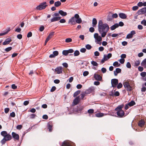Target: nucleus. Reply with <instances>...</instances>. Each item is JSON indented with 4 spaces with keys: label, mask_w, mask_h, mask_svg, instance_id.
I'll list each match as a JSON object with an SVG mask.
<instances>
[{
    "label": "nucleus",
    "mask_w": 146,
    "mask_h": 146,
    "mask_svg": "<svg viewBox=\"0 0 146 146\" xmlns=\"http://www.w3.org/2000/svg\"><path fill=\"white\" fill-rule=\"evenodd\" d=\"M98 31L100 34H101L102 37L104 38L108 32L109 27L107 23H103L102 21L100 20L98 23Z\"/></svg>",
    "instance_id": "nucleus-1"
},
{
    "label": "nucleus",
    "mask_w": 146,
    "mask_h": 146,
    "mask_svg": "<svg viewBox=\"0 0 146 146\" xmlns=\"http://www.w3.org/2000/svg\"><path fill=\"white\" fill-rule=\"evenodd\" d=\"M46 2H44L40 3L39 5L37 6L36 9L38 10H41L45 9L48 6L46 5Z\"/></svg>",
    "instance_id": "nucleus-2"
},
{
    "label": "nucleus",
    "mask_w": 146,
    "mask_h": 146,
    "mask_svg": "<svg viewBox=\"0 0 146 146\" xmlns=\"http://www.w3.org/2000/svg\"><path fill=\"white\" fill-rule=\"evenodd\" d=\"M80 101V98L79 96L76 97L73 100L72 103V106H74L78 104Z\"/></svg>",
    "instance_id": "nucleus-3"
},
{
    "label": "nucleus",
    "mask_w": 146,
    "mask_h": 146,
    "mask_svg": "<svg viewBox=\"0 0 146 146\" xmlns=\"http://www.w3.org/2000/svg\"><path fill=\"white\" fill-rule=\"evenodd\" d=\"M111 86L113 87H115L118 83V80L117 79H113L111 81Z\"/></svg>",
    "instance_id": "nucleus-4"
},
{
    "label": "nucleus",
    "mask_w": 146,
    "mask_h": 146,
    "mask_svg": "<svg viewBox=\"0 0 146 146\" xmlns=\"http://www.w3.org/2000/svg\"><path fill=\"white\" fill-rule=\"evenodd\" d=\"M95 88L94 87L91 86L87 90L85 91L86 94H89L90 93L94 92Z\"/></svg>",
    "instance_id": "nucleus-5"
},
{
    "label": "nucleus",
    "mask_w": 146,
    "mask_h": 146,
    "mask_svg": "<svg viewBox=\"0 0 146 146\" xmlns=\"http://www.w3.org/2000/svg\"><path fill=\"white\" fill-rule=\"evenodd\" d=\"M146 13V7L139 10L137 12L138 15H140Z\"/></svg>",
    "instance_id": "nucleus-6"
},
{
    "label": "nucleus",
    "mask_w": 146,
    "mask_h": 146,
    "mask_svg": "<svg viewBox=\"0 0 146 146\" xmlns=\"http://www.w3.org/2000/svg\"><path fill=\"white\" fill-rule=\"evenodd\" d=\"M75 17L76 19V23L79 24L82 22V19L79 16L78 14H75Z\"/></svg>",
    "instance_id": "nucleus-7"
},
{
    "label": "nucleus",
    "mask_w": 146,
    "mask_h": 146,
    "mask_svg": "<svg viewBox=\"0 0 146 146\" xmlns=\"http://www.w3.org/2000/svg\"><path fill=\"white\" fill-rule=\"evenodd\" d=\"M12 137L14 138L15 141L19 140V135L15 132H13L12 133Z\"/></svg>",
    "instance_id": "nucleus-8"
},
{
    "label": "nucleus",
    "mask_w": 146,
    "mask_h": 146,
    "mask_svg": "<svg viewBox=\"0 0 146 146\" xmlns=\"http://www.w3.org/2000/svg\"><path fill=\"white\" fill-rule=\"evenodd\" d=\"M117 114L119 117H123L125 114L124 111L123 110H119L117 112Z\"/></svg>",
    "instance_id": "nucleus-9"
},
{
    "label": "nucleus",
    "mask_w": 146,
    "mask_h": 146,
    "mask_svg": "<svg viewBox=\"0 0 146 146\" xmlns=\"http://www.w3.org/2000/svg\"><path fill=\"white\" fill-rule=\"evenodd\" d=\"M73 145H74V143H71L68 141H65L63 142L61 146H72Z\"/></svg>",
    "instance_id": "nucleus-10"
},
{
    "label": "nucleus",
    "mask_w": 146,
    "mask_h": 146,
    "mask_svg": "<svg viewBox=\"0 0 146 146\" xmlns=\"http://www.w3.org/2000/svg\"><path fill=\"white\" fill-rule=\"evenodd\" d=\"M75 15L74 17H72L68 21V23H70L71 25H74L76 23L75 21L76 20L75 19Z\"/></svg>",
    "instance_id": "nucleus-11"
},
{
    "label": "nucleus",
    "mask_w": 146,
    "mask_h": 146,
    "mask_svg": "<svg viewBox=\"0 0 146 146\" xmlns=\"http://www.w3.org/2000/svg\"><path fill=\"white\" fill-rule=\"evenodd\" d=\"M135 34V31H132L131 33L128 34L126 36V38L127 39H129L132 38L133 35Z\"/></svg>",
    "instance_id": "nucleus-12"
},
{
    "label": "nucleus",
    "mask_w": 146,
    "mask_h": 146,
    "mask_svg": "<svg viewBox=\"0 0 146 146\" xmlns=\"http://www.w3.org/2000/svg\"><path fill=\"white\" fill-rule=\"evenodd\" d=\"M55 70L58 74L62 73V66L58 67L55 69Z\"/></svg>",
    "instance_id": "nucleus-13"
},
{
    "label": "nucleus",
    "mask_w": 146,
    "mask_h": 146,
    "mask_svg": "<svg viewBox=\"0 0 146 146\" xmlns=\"http://www.w3.org/2000/svg\"><path fill=\"white\" fill-rule=\"evenodd\" d=\"M94 78L95 80L97 81H101L102 80V77L99 74H95L94 75Z\"/></svg>",
    "instance_id": "nucleus-14"
},
{
    "label": "nucleus",
    "mask_w": 146,
    "mask_h": 146,
    "mask_svg": "<svg viewBox=\"0 0 146 146\" xmlns=\"http://www.w3.org/2000/svg\"><path fill=\"white\" fill-rule=\"evenodd\" d=\"M11 41V39L10 38H7L3 43V45H5L9 44Z\"/></svg>",
    "instance_id": "nucleus-15"
},
{
    "label": "nucleus",
    "mask_w": 146,
    "mask_h": 146,
    "mask_svg": "<svg viewBox=\"0 0 146 146\" xmlns=\"http://www.w3.org/2000/svg\"><path fill=\"white\" fill-rule=\"evenodd\" d=\"M84 108V107L83 106L79 105L77 106L76 111L77 112L81 111L83 110Z\"/></svg>",
    "instance_id": "nucleus-16"
},
{
    "label": "nucleus",
    "mask_w": 146,
    "mask_h": 146,
    "mask_svg": "<svg viewBox=\"0 0 146 146\" xmlns=\"http://www.w3.org/2000/svg\"><path fill=\"white\" fill-rule=\"evenodd\" d=\"M119 17L122 19H126L127 18V15L123 13H120L119 14Z\"/></svg>",
    "instance_id": "nucleus-17"
},
{
    "label": "nucleus",
    "mask_w": 146,
    "mask_h": 146,
    "mask_svg": "<svg viewBox=\"0 0 146 146\" xmlns=\"http://www.w3.org/2000/svg\"><path fill=\"white\" fill-rule=\"evenodd\" d=\"M121 69L119 68H117L116 69L115 71H114V74L115 76L117 75V74L120 73L121 72Z\"/></svg>",
    "instance_id": "nucleus-18"
},
{
    "label": "nucleus",
    "mask_w": 146,
    "mask_h": 146,
    "mask_svg": "<svg viewBox=\"0 0 146 146\" xmlns=\"http://www.w3.org/2000/svg\"><path fill=\"white\" fill-rule=\"evenodd\" d=\"M60 19L61 17H54L51 19L50 20V22L51 23L52 22L59 20Z\"/></svg>",
    "instance_id": "nucleus-19"
},
{
    "label": "nucleus",
    "mask_w": 146,
    "mask_h": 146,
    "mask_svg": "<svg viewBox=\"0 0 146 146\" xmlns=\"http://www.w3.org/2000/svg\"><path fill=\"white\" fill-rule=\"evenodd\" d=\"M123 106L124 105L123 104L119 106L115 109V110L117 111L119 110H122V109L123 108Z\"/></svg>",
    "instance_id": "nucleus-20"
},
{
    "label": "nucleus",
    "mask_w": 146,
    "mask_h": 146,
    "mask_svg": "<svg viewBox=\"0 0 146 146\" xmlns=\"http://www.w3.org/2000/svg\"><path fill=\"white\" fill-rule=\"evenodd\" d=\"M51 123V122H48L47 125V127L49 129V130L50 132H51L52 131V126L50 125Z\"/></svg>",
    "instance_id": "nucleus-21"
},
{
    "label": "nucleus",
    "mask_w": 146,
    "mask_h": 146,
    "mask_svg": "<svg viewBox=\"0 0 146 146\" xmlns=\"http://www.w3.org/2000/svg\"><path fill=\"white\" fill-rule=\"evenodd\" d=\"M144 121L143 120H141L139 121L138 123V125L139 126L142 127L144 125Z\"/></svg>",
    "instance_id": "nucleus-22"
},
{
    "label": "nucleus",
    "mask_w": 146,
    "mask_h": 146,
    "mask_svg": "<svg viewBox=\"0 0 146 146\" xmlns=\"http://www.w3.org/2000/svg\"><path fill=\"white\" fill-rule=\"evenodd\" d=\"M119 27L118 24L115 23L113 25L111 26L110 29L111 30H115L116 28H117Z\"/></svg>",
    "instance_id": "nucleus-23"
},
{
    "label": "nucleus",
    "mask_w": 146,
    "mask_h": 146,
    "mask_svg": "<svg viewBox=\"0 0 146 146\" xmlns=\"http://www.w3.org/2000/svg\"><path fill=\"white\" fill-rule=\"evenodd\" d=\"M97 24V21L96 19L95 18H93L92 20V26L93 27H95L96 26Z\"/></svg>",
    "instance_id": "nucleus-24"
},
{
    "label": "nucleus",
    "mask_w": 146,
    "mask_h": 146,
    "mask_svg": "<svg viewBox=\"0 0 146 146\" xmlns=\"http://www.w3.org/2000/svg\"><path fill=\"white\" fill-rule=\"evenodd\" d=\"M58 13L62 16H64L67 15V14L66 12H64L62 10L59 11Z\"/></svg>",
    "instance_id": "nucleus-25"
},
{
    "label": "nucleus",
    "mask_w": 146,
    "mask_h": 146,
    "mask_svg": "<svg viewBox=\"0 0 146 146\" xmlns=\"http://www.w3.org/2000/svg\"><path fill=\"white\" fill-rule=\"evenodd\" d=\"M4 137H5V139H6L7 141L10 140L12 138L11 136L8 134H7V135Z\"/></svg>",
    "instance_id": "nucleus-26"
},
{
    "label": "nucleus",
    "mask_w": 146,
    "mask_h": 146,
    "mask_svg": "<svg viewBox=\"0 0 146 146\" xmlns=\"http://www.w3.org/2000/svg\"><path fill=\"white\" fill-rule=\"evenodd\" d=\"M141 65L145 68H146V58L141 63Z\"/></svg>",
    "instance_id": "nucleus-27"
},
{
    "label": "nucleus",
    "mask_w": 146,
    "mask_h": 146,
    "mask_svg": "<svg viewBox=\"0 0 146 146\" xmlns=\"http://www.w3.org/2000/svg\"><path fill=\"white\" fill-rule=\"evenodd\" d=\"M135 102L133 100L131 101L130 102L128 103V105L130 107L132 106L135 105Z\"/></svg>",
    "instance_id": "nucleus-28"
},
{
    "label": "nucleus",
    "mask_w": 146,
    "mask_h": 146,
    "mask_svg": "<svg viewBox=\"0 0 146 146\" xmlns=\"http://www.w3.org/2000/svg\"><path fill=\"white\" fill-rule=\"evenodd\" d=\"M104 113H98L95 114V115L97 117H101L104 116Z\"/></svg>",
    "instance_id": "nucleus-29"
},
{
    "label": "nucleus",
    "mask_w": 146,
    "mask_h": 146,
    "mask_svg": "<svg viewBox=\"0 0 146 146\" xmlns=\"http://www.w3.org/2000/svg\"><path fill=\"white\" fill-rule=\"evenodd\" d=\"M125 88H128V87H129L130 85L129 83L127 82H125L123 84Z\"/></svg>",
    "instance_id": "nucleus-30"
},
{
    "label": "nucleus",
    "mask_w": 146,
    "mask_h": 146,
    "mask_svg": "<svg viewBox=\"0 0 146 146\" xmlns=\"http://www.w3.org/2000/svg\"><path fill=\"white\" fill-rule=\"evenodd\" d=\"M61 5V3L60 1H57L54 3V6L56 7L59 6Z\"/></svg>",
    "instance_id": "nucleus-31"
},
{
    "label": "nucleus",
    "mask_w": 146,
    "mask_h": 146,
    "mask_svg": "<svg viewBox=\"0 0 146 146\" xmlns=\"http://www.w3.org/2000/svg\"><path fill=\"white\" fill-rule=\"evenodd\" d=\"M10 29L9 28L7 30V31L3 33H0V36H3L6 34H7L8 32L10 31Z\"/></svg>",
    "instance_id": "nucleus-32"
},
{
    "label": "nucleus",
    "mask_w": 146,
    "mask_h": 146,
    "mask_svg": "<svg viewBox=\"0 0 146 146\" xmlns=\"http://www.w3.org/2000/svg\"><path fill=\"white\" fill-rule=\"evenodd\" d=\"M7 132L5 131H2L1 133V135L4 137L7 135Z\"/></svg>",
    "instance_id": "nucleus-33"
},
{
    "label": "nucleus",
    "mask_w": 146,
    "mask_h": 146,
    "mask_svg": "<svg viewBox=\"0 0 146 146\" xmlns=\"http://www.w3.org/2000/svg\"><path fill=\"white\" fill-rule=\"evenodd\" d=\"M80 90L77 91L74 94L73 96L74 97L76 96L77 95H78L79 94H80Z\"/></svg>",
    "instance_id": "nucleus-34"
},
{
    "label": "nucleus",
    "mask_w": 146,
    "mask_h": 146,
    "mask_svg": "<svg viewBox=\"0 0 146 146\" xmlns=\"http://www.w3.org/2000/svg\"><path fill=\"white\" fill-rule=\"evenodd\" d=\"M6 141H7V140L5 139V137L3 138L1 140V142L2 144V145H4V144L5 143Z\"/></svg>",
    "instance_id": "nucleus-35"
},
{
    "label": "nucleus",
    "mask_w": 146,
    "mask_h": 146,
    "mask_svg": "<svg viewBox=\"0 0 146 146\" xmlns=\"http://www.w3.org/2000/svg\"><path fill=\"white\" fill-rule=\"evenodd\" d=\"M80 54V52L78 50H76L74 53V55L75 56H78Z\"/></svg>",
    "instance_id": "nucleus-36"
},
{
    "label": "nucleus",
    "mask_w": 146,
    "mask_h": 146,
    "mask_svg": "<svg viewBox=\"0 0 146 146\" xmlns=\"http://www.w3.org/2000/svg\"><path fill=\"white\" fill-rule=\"evenodd\" d=\"M36 116V115L35 114L33 113L30 115L29 117L31 119H33L35 118Z\"/></svg>",
    "instance_id": "nucleus-37"
},
{
    "label": "nucleus",
    "mask_w": 146,
    "mask_h": 146,
    "mask_svg": "<svg viewBox=\"0 0 146 146\" xmlns=\"http://www.w3.org/2000/svg\"><path fill=\"white\" fill-rule=\"evenodd\" d=\"M62 54L64 56H67L68 54V52L67 50H63L62 52Z\"/></svg>",
    "instance_id": "nucleus-38"
},
{
    "label": "nucleus",
    "mask_w": 146,
    "mask_h": 146,
    "mask_svg": "<svg viewBox=\"0 0 146 146\" xmlns=\"http://www.w3.org/2000/svg\"><path fill=\"white\" fill-rule=\"evenodd\" d=\"M120 65V64H119L118 62L117 61L114 62L113 64V65L114 66L117 67L119 66Z\"/></svg>",
    "instance_id": "nucleus-39"
},
{
    "label": "nucleus",
    "mask_w": 146,
    "mask_h": 146,
    "mask_svg": "<svg viewBox=\"0 0 146 146\" xmlns=\"http://www.w3.org/2000/svg\"><path fill=\"white\" fill-rule=\"evenodd\" d=\"M54 32H50L48 35V37H50L51 38L54 35Z\"/></svg>",
    "instance_id": "nucleus-40"
},
{
    "label": "nucleus",
    "mask_w": 146,
    "mask_h": 146,
    "mask_svg": "<svg viewBox=\"0 0 146 146\" xmlns=\"http://www.w3.org/2000/svg\"><path fill=\"white\" fill-rule=\"evenodd\" d=\"M72 41V39L70 38H67L65 39V42H70Z\"/></svg>",
    "instance_id": "nucleus-41"
},
{
    "label": "nucleus",
    "mask_w": 146,
    "mask_h": 146,
    "mask_svg": "<svg viewBox=\"0 0 146 146\" xmlns=\"http://www.w3.org/2000/svg\"><path fill=\"white\" fill-rule=\"evenodd\" d=\"M140 64V62L139 60L136 61L135 63V66H138Z\"/></svg>",
    "instance_id": "nucleus-42"
},
{
    "label": "nucleus",
    "mask_w": 146,
    "mask_h": 146,
    "mask_svg": "<svg viewBox=\"0 0 146 146\" xmlns=\"http://www.w3.org/2000/svg\"><path fill=\"white\" fill-rule=\"evenodd\" d=\"M91 63L93 66H97L98 65V63L94 61H92Z\"/></svg>",
    "instance_id": "nucleus-43"
},
{
    "label": "nucleus",
    "mask_w": 146,
    "mask_h": 146,
    "mask_svg": "<svg viewBox=\"0 0 146 146\" xmlns=\"http://www.w3.org/2000/svg\"><path fill=\"white\" fill-rule=\"evenodd\" d=\"M44 29V27L43 25H41L40 27L39 30L40 32L42 31Z\"/></svg>",
    "instance_id": "nucleus-44"
},
{
    "label": "nucleus",
    "mask_w": 146,
    "mask_h": 146,
    "mask_svg": "<svg viewBox=\"0 0 146 146\" xmlns=\"http://www.w3.org/2000/svg\"><path fill=\"white\" fill-rule=\"evenodd\" d=\"M86 48L88 50H90L92 48V46L89 44H87L86 46Z\"/></svg>",
    "instance_id": "nucleus-45"
},
{
    "label": "nucleus",
    "mask_w": 146,
    "mask_h": 146,
    "mask_svg": "<svg viewBox=\"0 0 146 146\" xmlns=\"http://www.w3.org/2000/svg\"><path fill=\"white\" fill-rule=\"evenodd\" d=\"M12 49V48L11 47H9L6 48L5 49V50L7 52H8L11 50Z\"/></svg>",
    "instance_id": "nucleus-46"
},
{
    "label": "nucleus",
    "mask_w": 146,
    "mask_h": 146,
    "mask_svg": "<svg viewBox=\"0 0 146 146\" xmlns=\"http://www.w3.org/2000/svg\"><path fill=\"white\" fill-rule=\"evenodd\" d=\"M127 67L129 68H130L131 67V65L129 62H128L126 65Z\"/></svg>",
    "instance_id": "nucleus-47"
},
{
    "label": "nucleus",
    "mask_w": 146,
    "mask_h": 146,
    "mask_svg": "<svg viewBox=\"0 0 146 146\" xmlns=\"http://www.w3.org/2000/svg\"><path fill=\"white\" fill-rule=\"evenodd\" d=\"M117 84V88L118 89H120L122 87V84L121 83H119Z\"/></svg>",
    "instance_id": "nucleus-48"
},
{
    "label": "nucleus",
    "mask_w": 146,
    "mask_h": 146,
    "mask_svg": "<svg viewBox=\"0 0 146 146\" xmlns=\"http://www.w3.org/2000/svg\"><path fill=\"white\" fill-rule=\"evenodd\" d=\"M88 112L89 113H92L94 112V110L92 109H90L88 110Z\"/></svg>",
    "instance_id": "nucleus-49"
},
{
    "label": "nucleus",
    "mask_w": 146,
    "mask_h": 146,
    "mask_svg": "<svg viewBox=\"0 0 146 146\" xmlns=\"http://www.w3.org/2000/svg\"><path fill=\"white\" fill-rule=\"evenodd\" d=\"M140 75L141 76L144 77L146 75V72H142L141 73Z\"/></svg>",
    "instance_id": "nucleus-50"
},
{
    "label": "nucleus",
    "mask_w": 146,
    "mask_h": 146,
    "mask_svg": "<svg viewBox=\"0 0 146 146\" xmlns=\"http://www.w3.org/2000/svg\"><path fill=\"white\" fill-rule=\"evenodd\" d=\"M89 72L87 71H85L83 73V75L84 76H86L89 74Z\"/></svg>",
    "instance_id": "nucleus-51"
},
{
    "label": "nucleus",
    "mask_w": 146,
    "mask_h": 146,
    "mask_svg": "<svg viewBox=\"0 0 146 146\" xmlns=\"http://www.w3.org/2000/svg\"><path fill=\"white\" fill-rule=\"evenodd\" d=\"M141 24L144 26H146V20H143L141 21Z\"/></svg>",
    "instance_id": "nucleus-52"
},
{
    "label": "nucleus",
    "mask_w": 146,
    "mask_h": 146,
    "mask_svg": "<svg viewBox=\"0 0 146 146\" xmlns=\"http://www.w3.org/2000/svg\"><path fill=\"white\" fill-rule=\"evenodd\" d=\"M102 36H99L96 39V40L98 42L102 40Z\"/></svg>",
    "instance_id": "nucleus-53"
},
{
    "label": "nucleus",
    "mask_w": 146,
    "mask_h": 146,
    "mask_svg": "<svg viewBox=\"0 0 146 146\" xmlns=\"http://www.w3.org/2000/svg\"><path fill=\"white\" fill-rule=\"evenodd\" d=\"M86 93H85V92H84L82 93L81 94V97L82 99H83V98H84L85 96Z\"/></svg>",
    "instance_id": "nucleus-54"
},
{
    "label": "nucleus",
    "mask_w": 146,
    "mask_h": 146,
    "mask_svg": "<svg viewBox=\"0 0 146 146\" xmlns=\"http://www.w3.org/2000/svg\"><path fill=\"white\" fill-rule=\"evenodd\" d=\"M62 65L65 68H67L68 66V65L67 63L64 62L62 64Z\"/></svg>",
    "instance_id": "nucleus-55"
},
{
    "label": "nucleus",
    "mask_w": 146,
    "mask_h": 146,
    "mask_svg": "<svg viewBox=\"0 0 146 146\" xmlns=\"http://www.w3.org/2000/svg\"><path fill=\"white\" fill-rule=\"evenodd\" d=\"M22 126L21 125H18L17 126L16 128L17 129L20 130L22 129Z\"/></svg>",
    "instance_id": "nucleus-56"
},
{
    "label": "nucleus",
    "mask_w": 146,
    "mask_h": 146,
    "mask_svg": "<svg viewBox=\"0 0 146 146\" xmlns=\"http://www.w3.org/2000/svg\"><path fill=\"white\" fill-rule=\"evenodd\" d=\"M32 33L31 32H29L27 34V37L28 38H29L30 37H31L32 36Z\"/></svg>",
    "instance_id": "nucleus-57"
},
{
    "label": "nucleus",
    "mask_w": 146,
    "mask_h": 146,
    "mask_svg": "<svg viewBox=\"0 0 146 146\" xmlns=\"http://www.w3.org/2000/svg\"><path fill=\"white\" fill-rule=\"evenodd\" d=\"M80 51L84 53L86 51V50L85 48H82L80 49Z\"/></svg>",
    "instance_id": "nucleus-58"
},
{
    "label": "nucleus",
    "mask_w": 146,
    "mask_h": 146,
    "mask_svg": "<svg viewBox=\"0 0 146 146\" xmlns=\"http://www.w3.org/2000/svg\"><path fill=\"white\" fill-rule=\"evenodd\" d=\"M10 116L13 117H15V112L13 111L12 113H11Z\"/></svg>",
    "instance_id": "nucleus-59"
},
{
    "label": "nucleus",
    "mask_w": 146,
    "mask_h": 146,
    "mask_svg": "<svg viewBox=\"0 0 146 146\" xmlns=\"http://www.w3.org/2000/svg\"><path fill=\"white\" fill-rule=\"evenodd\" d=\"M113 95L115 96H118L119 95V93L118 91H116L114 93Z\"/></svg>",
    "instance_id": "nucleus-60"
},
{
    "label": "nucleus",
    "mask_w": 146,
    "mask_h": 146,
    "mask_svg": "<svg viewBox=\"0 0 146 146\" xmlns=\"http://www.w3.org/2000/svg\"><path fill=\"white\" fill-rule=\"evenodd\" d=\"M95 29L93 27H91L89 29V31L91 33H93L94 32Z\"/></svg>",
    "instance_id": "nucleus-61"
},
{
    "label": "nucleus",
    "mask_w": 146,
    "mask_h": 146,
    "mask_svg": "<svg viewBox=\"0 0 146 146\" xmlns=\"http://www.w3.org/2000/svg\"><path fill=\"white\" fill-rule=\"evenodd\" d=\"M53 54L55 56L58 54V52L57 51H55L53 52Z\"/></svg>",
    "instance_id": "nucleus-62"
},
{
    "label": "nucleus",
    "mask_w": 146,
    "mask_h": 146,
    "mask_svg": "<svg viewBox=\"0 0 146 146\" xmlns=\"http://www.w3.org/2000/svg\"><path fill=\"white\" fill-rule=\"evenodd\" d=\"M68 53H72L74 52V50L72 49H70L68 50H67Z\"/></svg>",
    "instance_id": "nucleus-63"
},
{
    "label": "nucleus",
    "mask_w": 146,
    "mask_h": 146,
    "mask_svg": "<svg viewBox=\"0 0 146 146\" xmlns=\"http://www.w3.org/2000/svg\"><path fill=\"white\" fill-rule=\"evenodd\" d=\"M137 5L139 7H141L143 6V3L141 2H139L137 4Z\"/></svg>",
    "instance_id": "nucleus-64"
}]
</instances>
